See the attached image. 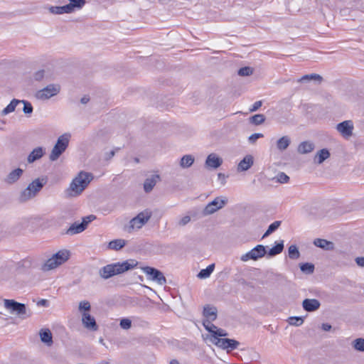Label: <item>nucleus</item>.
Returning a JSON list of instances; mask_svg holds the SVG:
<instances>
[{
  "label": "nucleus",
  "instance_id": "nucleus-1",
  "mask_svg": "<svg viewBox=\"0 0 364 364\" xmlns=\"http://www.w3.org/2000/svg\"><path fill=\"white\" fill-rule=\"evenodd\" d=\"M138 264L139 262L134 259H128L122 262L107 264L100 269L99 274L102 279H107L114 275L134 269Z\"/></svg>",
  "mask_w": 364,
  "mask_h": 364
},
{
  "label": "nucleus",
  "instance_id": "nucleus-2",
  "mask_svg": "<svg viewBox=\"0 0 364 364\" xmlns=\"http://www.w3.org/2000/svg\"><path fill=\"white\" fill-rule=\"evenodd\" d=\"M93 179L92 173L80 171L72 181L65 193L68 197L80 196Z\"/></svg>",
  "mask_w": 364,
  "mask_h": 364
},
{
  "label": "nucleus",
  "instance_id": "nucleus-3",
  "mask_svg": "<svg viewBox=\"0 0 364 364\" xmlns=\"http://www.w3.org/2000/svg\"><path fill=\"white\" fill-rule=\"evenodd\" d=\"M69 257L70 251L67 250H59L44 262L41 269L45 272L53 269L68 261Z\"/></svg>",
  "mask_w": 364,
  "mask_h": 364
},
{
  "label": "nucleus",
  "instance_id": "nucleus-4",
  "mask_svg": "<svg viewBox=\"0 0 364 364\" xmlns=\"http://www.w3.org/2000/svg\"><path fill=\"white\" fill-rule=\"evenodd\" d=\"M70 135L69 134H64L60 136L57 140L56 144L53 148L50 154L49 159L50 161H56L60 156L65 151L68 146Z\"/></svg>",
  "mask_w": 364,
  "mask_h": 364
},
{
  "label": "nucleus",
  "instance_id": "nucleus-5",
  "mask_svg": "<svg viewBox=\"0 0 364 364\" xmlns=\"http://www.w3.org/2000/svg\"><path fill=\"white\" fill-rule=\"evenodd\" d=\"M152 216V212L149 209H146L140 212L136 217L129 221V232L133 230L141 229Z\"/></svg>",
  "mask_w": 364,
  "mask_h": 364
},
{
  "label": "nucleus",
  "instance_id": "nucleus-6",
  "mask_svg": "<svg viewBox=\"0 0 364 364\" xmlns=\"http://www.w3.org/2000/svg\"><path fill=\"white\" fill-rule=\"evenodd\" d=\"M96 218L94 215H90L82 218L81 223L75 222L65 231V234L73 235L83 232L87 227L88 224Z\"/></svg>",
  "mask_w": 364,
  "mask_h": 364
},
{
  "label": "nucleus",
  "instance_id": "nucleus-7",
  "mask_svg": "<svg viewBox=\"0 0 364 364\" xmlns=\"http://www.w3.org/2000/svg\"><path fill=\"white\" fill-rule=\"evenodd\" d=\"M228 202V200L225 196L216 197L204 208L203 215L206 216L213 214L218 210L223 208Z\"/></svg>",
  "mask_w": 364,
  "mask_h": 364
},
{
  "label": "nucleus",
  "instance_id": "nucleus-8",
  "mask_svg": "<svg viewBox=\"0 0 364 364\" xmlns=\"http://www.w3.org/2000/svg\"><path fill=\"white\" fill-rule=\"evenodd\" d=\"M60 91V86L58 84H50L46 87L38 90L36 97L38 100H46L57 95Z\"/></svg>",
  "mask_w": 364,
  "mask_h": 364
},
{
  "label": "nucleus",
  "instance_id": "nucleus-9",
  "mask_svg": "<svg viewBox=\"0 0 364 364\" xmlns=\"http://www.w3.org/2000/svg\"><path fill=\"white\" fill-rule=\"evenodd\" d=\"M267 253L266 248L262 245H257L250 251L242 255L240 257V260L242 262H247L250 259L256 261L263 257Z\"/></svg>",
  "mask_w": 364,
  "mask_h": 364
},
{
  "label": "nucleus",
  "instance_id": "nucleus-10",
  "mask_svg": "<svg viewBox=\"0 0 364 364\" xmlns=\"http://www.w3.org/2000/svg\"><path fill=\"white\" fill-rule=\"evenodd\" d=\"M141 269L149 277V279L156 282L160 285L166 284V277L159 269L149 266L141 267Z\"/></svg>",
  "mask_w": 364,
  "mask_h": 364
},
{
  "label": "nucleus",
  "instance_id": "nucleus-11",
  "mask_svg": "<svg viewBox=\"0 0 364 364\" xmlns=\"http://www.w3.org/2000/svg\"><path fill=\"white\" fill-rule=\"evenodd\" d=\"M45 184L46 182L43 180L41 181L39 178L33 181L28 186L26 190L24 191V200L35 197Z\"/></svg>",
  "mask_w": 364,
  "mask_h": 364
},
{
  "label": "nucleus",
  "instance_id": "nucleus-12",
  "mask_svg": "<svg viewBox=\"0 0 364 364\" xmlns=\"http://www.w3.org/2000/svg\"><path fill=\"white\" fill-rule=\"evenodd\" d=\"M211 343L216 346L227 350L228 351L237 348L240 343L234 339L215 338L211 339Z\"/></svg>",
  "mask_w": 364,
  "mask_h": 364
},
{
  "label": "nucleus",
  "instance_id": "nucleus-13",
  "mask_svg": "<svg viewBox=\"0 0 364 364\" xmlns=\"http://www.w3.org/2000/svg\"><path fill=\"white\" fill-rule=\"evenodd\" d=\"M336 129L344 137H349L353 134V124L350 120H346L337 124Z\"/></svg>",
  "mask_w": 364,
  "mask_h": 364
},
{
  "label": "nucleus",
  "instance_id": "nucleus-14",
  "mask_svg": "<svg viewBox=\"0 0 364 364\" xmlns=\"http://www.w3.org/2000/svg\"><path fill=\"white\" fill-rule=\"evenodd\" d=\"M82 322L83 326L87 329L92 331H96L97 329V325L95 318L87 312L82 313Z\"/></svg>",
  "mask_w": 364,
  "mask_h": 364
},
{
  "label": "nucleus",
  "instance_id": "nucleus-15",
  "mask_svg": "<svg viewBox=\"0 0 364 364\" xmlns=\"http://www.w3.org/2000/svg\"><path fill=\"white\" fill-rule=\"evenodd\" d=\"M4 306L12 313L18 314L23 313V304L16 302L14 300L5 299Z\"/></svg>",
  "mask_w": 364,
  "mask_h": 364
},
{
  "label": "nucleus",
  "instance_id": "nucleus-16",
  "mask_svg": "<svg viewBox=\"0 0 364 364\" xmlns=\"http://www.w3.org/2000/svg\"><path fill=\"white\" fill-rule=\"evenodd\" d=\"M223 164V159L215 154H210L205 160V166L210 168L216 169Z\"/></svg>",
  "mask_w": 364,
  "mask_h": 364
},
{
  "label": "nucleus",
  "instance_id": "nucleus-17",
  "mask_svg": "<svg viewBox=\"0 0 364 364\" xmlns=\"http://www.w3.org/2000/svg\"><path fill=\"white\" fill-rule=\"evenodd\" d=\"M320 306V301L316 299H306L302 302L304 309L308 312L316 311Z\"/></svg>",
  "mask_w": 364,
  "mask_h": 364
},
{
  "label": "nucleus",
  "instance_id": "nucleus-18",
  "mask_svg": "<svg viewBox=\"0 0 364 364\" xmlns=\"http://www.w3.org/2000/svg\"><path fill=\"white\" fill-rule=\"evenodd\" d=\"M254 163L253 157L251 155L245 156L242 161L238 164L237 171H247Z\"/></svg>",
  "mask_w": 364,
  "mask_h": 364
},
{
  "label": "nucleus",
  "instance_id": "nucleus-19",
  "mask_svg": "<svg viewBox=\"0 0 364 364\" xmlns=\"http://www.w3.org/2000/svg\"><path fill=\"white\" fill-rule=\"evenodd\" d=\"M41 340L43 343L46 344L48 346H50L53 344V336L52 333L48 328L41 329L40 333Z\"/></svg>",
  "mask_w": 364,
  "mask_h": 364
},
{
  "label": "nucleus",
  "instance_id": "nucleus-20",
  "mask_svg": "<svg viewBox=\"0 0 364 364\" xmlns=\"http://www.w3.org/2000/svg\"><path fill=\"white\" fill-rule=\"evenodd\" d=\"M217 309L215 306L207 305L203 308V316L205 320L215 321L217 318Z\"/></svg>",
  "mask_w": 364,
  "mask_h": 364
},
{
  "label": "nucleus",
  "instance_id": "nucleus-21",
  "mask_svg": "<svg viewBox=\"0 0 364 364\" xmlns=\"http://www.w3.org/2000/svg\"><path fill=\"white\" fill-rule=\"evenodd\" d=\"M44 154V150L42 147H37L34 149L27 157L28 163H33L35 161L41 159Z\"/></svg>",
  "mask_w": 364,
  "mask_h": 364
},
{
  "label": "nucleus",
  "instance_id": "nucleus-22",
  "mask_svg": "<svg viewBox=\"0 0 364 364\" xmlns=\"http://www.w3.org/2000/svg\"><path fill=\"white\" fill-rule=\"evenodd\" d=\"M49 11L53 14H70L73 11L69 4L62 6H51Z\"/></svg>",
  "mask_w": 364,
  "mask_h": 364
},
{
  "label": "nucleus",
  "instance_id": "nucleus-23",
  "mask_svg": "<svg viewBox=\"0 0 364 364\" xmlns=\"http://www.w3.org/2000/svg\"><path fill=\"white\" fill-rule=\"evenodd\" d=\"M314 149V143L305 141L299 144L298 146V152L302 154L311 152Z\"/></svg>",
  "mask_w": 364,
  "mask_h": 364
},
{
  "label": "nucleus",
  "instance_id": "nucleus-24",
  "mask_svg": "<svg viewBox=\"0 0 364 364\" xmlns=\"http://www.w3.org/2000/svg\"><path fill=\"white\" fill-rule=\"evenodd\" d=\"M159 178V175L152 176L151 178H148L145 180L144 183V189L145 192H150L155 186L157 179Z\"/></svg>",
  "mask_w": 364,
  "mask_h": 364
},
{
  "label": "nucleus",
  "instance_id": "nucleus-25",
  "mask_svg": "<svg viewBox=\"0 0 364 364\" xmlns=\"http://www.w3.org/2000/svg\"><path fill=\"white\" fill-rule=\"evenodd\" d=\"M330 152L327 149H322L317 152L314 157V161L318 164H322L326 159L329 158Z\"/></svg>",
  "mask_w": 364,
  "mask_h": 364
},
{
  "label": "nucleus",
  "instance_id": "nucleus-26",
  "mask_svg": "<svg viewBox=\"0 0 364 364\" xmlns=\"http://www.w3.org/2000/svg\"><path fill=\"white\" fill-rule=\"evenodd\" d=\"M22 173L23 170L21 169L20 168H18L12 171L7 176V178L6 180V183L9 184H12L15 183L17 180H18Z\"/></svg>",
  "mask_w": 364,
  "mask_h": 364
},
{
  "label": "nucleus",
  "instance_id": "nucleus-27",
  "mask_svg": "<svg viewBox=\"0 0 364 364\" xmlns=\"http://www.w3.org/2000/svg\"><path fill=\"white\" fill-rule=\"evenodd\" d=\"M23 102V100H16V99H14L13 100L11 101V102L1 111V114L2 116H5V115H7L11 112H13L16 106L19 104V103H21Z\"/></svg>",
  "mask_w": 364,
  "mask_h": 364
},
{
  "label": "nucleus",
  "instance_id": "nucleus-28",
  "mask_svg": "<svg viewBox=\"0 0 364 364\" xmlns=\"http://www.w3.org/2000/svg\"><path fill=\"white\" fill-rule=\"evenodd\" d=\"M314 244L316 247H321L326 250H332L333 248V242L324 239L317 238L314 240Z\"/></svg>",
  "mask_w": 364,
  "mask_h": 364
},
{
  "label": "nucleus",
  "instance_id": "nucleus-29",
  "mask_svg": "<svg viewBox=\"0 0 364 364\" xmlns=\"http://www.w3.org/2000/svg\"><path fill=\"white\" fill-rule=\"evenodd\" d=\"M291 143V139L288 136H284L277 141V148L279 151L286 150Z\"/></svg>",
  "mask_w": 364,
  "mask_h": 364
},
{
  "label": "nucleus",
  "instance_id": "nucleus-30",
  "mask_svg": "<svg viewBox=\"0 0 364 364\" xmlns=\"http://www.w3.org/2000/svg\"><path fill=\"white\" fill-rule=\"evenodd\" d=\"M126 245V241L123 239H117L109 242L108 248L113 250H119Z\"/></svg>",
  "mask_w": 364,
  "mask_h": 364
},
{
  "label": "nucleus",
  "instance_id": "nucleus-31",
  "mask_svg": "<svg viewBox=\"0 0 364 364\" xmlns=\"http://www.w3.org/2000/svg\"><path fill=\"white\" fill-rule=\"evenodd\" d=\"M214 269L215 264H211L208 265L205 269H201L198 274L197 277L201 279L208 278L214 271Z\"/></svg>",
  "mask_w": 364,
  "mask_h": 364
},
{
  "label": "nucleus",
  "instance_id": "nucleus-32",
  "mask_svg": "<svg viewBox=\"0 0 364 364\" xmlns=\"http://www.w3.org/2000/svg\"><path fill=\"white\" fill-rule=\"evenodd\" d=\"M194 157L192 155L187 154L183 156L180 161V166L183 168H187L192 166L194 162Z\"/></svg>",
  "mask_w": 364,
  "mask_h": 364
},
{
  "label": "nucleus",
  "instance_id": "nucleus-33",
  "mask_svg": "<svg viewBox=\"0 0 364 364\" xmlns=\"http://www.w3.org/2000/svg\"><path fill=\"white\" fill-rule=\"evenodd\" d=\"M284 250V242L283 240L277 242L273 247L269 249L268 252V255L270 257L275 256L277 255L280 254Z\"/></svg>",
  "mask_w": 364,
  "mask_h": 364
},
{
  "label": "nucleus",
  "instance_id": "nucleus-34",
  "mask_svg": "<svg viewBox=\"0 0 364 364\" xmlns=\"http://www.w3.org/2000/svg\"><path fill=\"white\" fill-rule=\"evenodd\" d=\"M288 254L290 259H296L299 258L300 253L297 247L294 245L289 246L288 249Z\"/></svg>",
  "mask_w": 364,
  "mask_h": 364
},
{
  "label": "nucleus",
  "instance_id": "nucleus-35",
  "mask_svg": "<svg viewBox=\"0 0 364 364\" xmlns=\"http://www.w3.org/2000/svg\"><path fill=\"white\" fill-rule=\"evenodd\" d=\"M228 335V334L225 330L217 327L215 331L213 332V334L209 336V340L211 342V339H215V338L219 337H225ZM207 338H208V336H207Z\"/></svg>",
  "mask_w": 364,
  "mask_h": 364
},
{
  "label": "nucleus",
  "instance_id": "nucleus-36",
  "mask_svg": "<svg viewBox=\"0 0 364 364\" xmlns=\"http://www.w3.org/2000/svg\"><path fill=\"white\" fill-rule=\"evenodd\" d=\"M250 120L251 123L255 125H259L265 121V117L262 114H257L251 117Z\"/></svg>",
  "mask_w": 364,
  "mask_h": 364
},
{
  "label": "nucleus",
  "instance_id": "nucleus-37",
  "mask_svg": "<svg viewBox=\"0 0 364 364\" xmlns=\"http://www.w3.org/2000/svg\"><path fill=\"white\" fill-rule=\"evenodd\" d=\"M311 80L321 81L322 77L321 75H319L318 74H315V73L310 74V75H305L303 77H301L300 79H299L298 82H301L309 81Z\"/></svg>",
  "mask_w": 364,
  "mask_h": 364
},
{
  "label": "nucleus",
  "instance_id": "nucleus-38",
  "mask_svg": "<svg viewBox=\"0 0 364 364\" xmlns=\"http://www.w3.org/2000/svg\"><path fill=\"white\" fill-rule=\"evenodd\" d=\"M280 224H281V221H279V220H277V221H274V223H272L269 226L268 229L267 230V231L265 232V233L264 234L262 237H267L271 233H272L274 231H275L280 226Z\"/></svg>",
  "mask_w": 364,
  "mask_h": 364
},
{
  "label": "nucleus",
  "instance_id": "nucleus-39",
  "mask_svg": "<svg viewBox=\"0 0 364 364\" xmlns=\"http://www.w3.org/2000/svg\"><path fill=\"white\" fill-rule=\"evenodd\" d=\"M70 1V4H68L70 6H71V9H73V11L76 9H82L84 5L85 4L86 1L85 0H68Z\"/></svg>",
  "mask_w": 364,
  "mask_h": 364
},
{
  "label": "nucleus",
  "instance_id": "nucleus-40",
  "mask_svg": "<svg viewBox=\"0 0 364 364\" xmlns=\"http://www.w3.org/2000/svg\"><path fill=\"white\" fill-rule=\"evenodd\" d=\"M91 305L88 301L83 300L79 303L78 309L82 314L83 312H87L90 310Z\"/></svg>",
  "mask_w": 364,
  "mask_h": 364
},
{
  "label": "nucleus",
  "instance_id": "nucleus-41",
  "mask_svg": "<svg viewBox=\"0 0 364 364\" xmlns=\"http://www.w3.org/2000/svg\"><path fill=\"white\" fill-rule=\"evenodd\" d=\"M301 270L306 274H311L314 271V265L311 263H304L300 265Z\"/></svg>",
  "mask_w": 364,
  "mask_h": 364
},
{
  "label": "nucleus",
  "instance_id": "nucleus-42",
  "mask_svg": "<svg viewBox=\"0 0 364 364\" xmlns=\"http://www.w3.org/2000/svg\"><path fill=\"white\" fill-rule=\"evenodd\" d=\"M288 321L291 326H299L304 323V319L301 316H292L289 318Z\"/></svg>",
  "mask_w": 364,
  "mask_h": 364
},
{
  "label": "nucleus",
  "instance_id": "nucleus-43",
  "mask_svg": "<svg viewBox=\"0 0 364 364\" xmlns=\"http://www.w3.org/2000/svg\"><path fill=\"white\" fill-rule=\"evenodd\" d=\"M213 321L210 320H205L203 322V325L205 330H207L208 332L211 333V335L213 334V332L217 328V326H215L213 323H212Z\"/></svg>",
  "mask_w": 364,
  "mask_h": 364
},
{
  "label": "nucleus",
  "instance_id": "nucleus-44",
  "mask_svg": "<svg viewBox=\"0 0 364 364\" xmlns=\"http://www.w3.org/2000/svg\"><path fill=\"white\" fill-rule=\"evenodd\" d=\"M34 79L37 81H41L44 78H48V73L45 70H40L35 73Z\"/></svg>",
  "mask_w": 364,
  "mask_h": 364
},
{
  "label": "nucleus",
  "instance_id": "nucleus-45",
  "mask_svg": "<svg viewBox=\"0 0 364 364\" xmlns=\"http://www.w3.org/2000/svg\"><path fill=\"white\" fill-rule=\"evenodd\" d=\"M353 347L359 351H364V339L357 338L353 341Z\"/></svg>",
  "mask_w": 364,
  "mask_h": 364
},
{
  "label": "nucleus",
  "instance_id": "nucleus-46",
  "mask_svg": "<svg viewBox=\"0 0 364 364\" xmlns=\"http://www.w3.org/2000/svg\"><path fill=\"white\" fill-rule=\"evenodd\" d=\"M277 181L280 183H286L289 181V177L284 172H280L276 176Z\"/></svg>",
  "mask_w": 364,
  "mask_h": 364
},
{
  "label": "nucleus",
  "instance_id": "nucleus-47",
  "mask_svg": "<svg viewBox=\"0 0 364 364\" xmlns=\"http://www.w3.org/2000/svg\"><path fill=\"white\" fill-rule=\"evenodd\" d=\"M252 69L250 67L241 68L238 70V75L240 76H249L252 74Z\"/></svg>",
  "mask_w": 364,
  "mask_h": 364
},
{
  "label": "nucleus",
  "instance_id": "nucleus-48",
  "mask_svg": "<svg viewBox=\"0 0 364 364\" xmlns=\"http://www.w3.org/2000/svg\"><path fill=\"white\" fill-rule=\"evenodd\" d=\"M262 137H264L263 134H262V133H255V134H251L248 137V141L251 144H255L258 139L262 138Z\"/></svg>",
  "mask_w": 364,
  "mask_h": 364
},
{
  "label": "nucleus",
  "instance_id": "nucleus-49",
  "mask_svg": "<svg viewBox=\"0 0 364 364\" xmlns=\"http://www.w3.org/2000/svg\"><path fill=\"white\" fill-rule=\"evenodd\" d=\"M119 325L122 328L128 330L132 326V321L129 318H122L120 321Z\"/></svg>",
  "mask_w": 364,
  "mask_h": 364
},
{
  "label": "nucleus",
  "instance_id": "nucleus-50",
  "mask_svg": "<svg viewBox=\"0 0 364 364\" xmlns=\"http://www.w3.org/2000/svg\"><path fill=\"white\" fill-rule=\"evenodd\" d=\"M190 221L191 217L188 215H185L178 220V225L180 227H183L186 225Z\"/></svg>",
  "mask_w": 364,
  "mask_h": 364
},
{
  "label": "nucleus",
  "instance_id": "nucleus-51",
  "mask_svg": "<svg viewBox=\"0 0 364 364\" xmlns=\"http://www.w3.org/2000/svg\"><path fill=\"white\" fill-rule=\"evenodd\" d=\"M23 112L24 114H31L33 112V107L31 104L25 100L23 103Z\"/></svg>",
  "mask_w": 364,
  "mask_h": 364
},
{
  "label": "nucleus",
  "instance_id": "nucleus-52",
  "mask_svg": "<svg viewBox=\"0 0 364 364\" xmlns=\"http://www.w3.org/2000/svg\"><path fill=\"white\" fill-rule=\"evenodd\" d=\"M262 105V101H257L255 102L252 108L250 109V112H255L257 111Z\"/></svg>",
  "mask_w": 364,
  "mask_h": 364
},
{
  "label": "nucleus",
  "instance_id": "nucleus-53",
  "mask_svg": "<svg viewBox=\"0 0 364 364\" xmlns=\"http://www.w3.org/2000/svg\"><path fill=\"white\" fill-rule=\"evenodd\" d=\"M36 304L39 306H42L48 307L49 306V301L47 299H40L39 301H38Z\"/></svg>",
  "mask_w": 364,
  "mask_h": 364
},
{
  "label": "nucleus",
  "instance_id": "nucleus-54",
  "mask_svg": "<svg viewBox=\"0 0 364 364\" xmlns=\"http://www.w3.org/2000/svg\"><path fill=\"white\" fill-rule=\"evenodd\" d=\"M356 263L358 266L364 267V257H357L355 259Z\"/></svg>",
  "mask_w": 364,
  "mask_h": 364
},
{
  "label": "nucleus",
  "instance_id": "nucleus-55",
  "mask_svg": "<svg viewBox=\"0 0 364 364\" xmlns=\"http://www.w3.org/2000/svg\"><path fill=\"white\" fill-rule=\"evenodd\" d=\"M331 326L328 323H323L321 326V328L325 331H328L331 329Z\"/></svg>",
  "mask_w": 364,
  "mask_h": 364
},
{
  "label": "nucleus",
  "instance_id": "nucleus-56",
  "mask_svg": "<svg viewBox=\"0 0 364 364\" xmlns=\"http://www.w3.org/2000/svg\"><path fill=\"white\" fill-rule=\"evenodd\" d=\"M90 101V97L87 95L82 97L80 100L82 104H87Z\"/></svg>",
  "mask_w": 364,
  "mask_h": 364
},
{
  "label": "nucleus",
  "instance_id": "nucleus-57",
  "mask_svg": "<svg viewBox=\"0 0 364 364\" xmlns=\"http://www.w3.org/2000/svg\"><path fill=\"white\" fill-rule=\"evenodd\" d=\"M115 154V151H111L109 154V156L107 157L108 159H111L112 157H113Z\"/></svg>",
  "mask_w": 364,
  "mask_h": 364
},
{
  "label": "nucleus",
  "instance_id": "nucleus-58",
  "mask_svg": "<svg viewBox=\"0 0 364 364\" xmlns=\"http://www.w3.org/2000/svg\"><path fill=\"white\" fill-rule=\"evenodd\" d=\"M170 364H180L179 362L177 360H172L170 362Z\"/></svg>",
  "mask_w": 364,
  "mask_h": 364
},
{
  "label": "nucleus",
  "instance_id": "nucleus-59",
  "mask_svg": "<svg viewBox=\"0 0 364 364\" xmlns=\"http://www.w3.org/2000/svg\"><path fill=\"white\" fill-rule=\"evenodd\" d=\"M23 314H24V316L26 315V306H24V311H23Z\"/></svg>",
  "mask_w": 364,
  "mask_h": 364
}]
</instances>
